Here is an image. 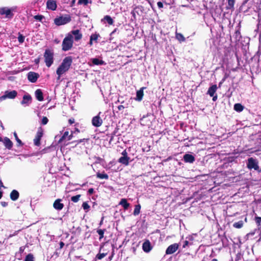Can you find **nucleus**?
<instances>
[{"mask_svg":"<svg viewBox=\"0 0 261 261\" xmlns=\"http://www.w3.org/2000/svg\"><path fill=\"white\" fill-rule=\"evenodd\" d=\"M92 63L96 65H102L104 62L97 58H94L92 60Z\"/></svg>","mask_w":261,"mask_h":261,"instance_id":"nucleus-29","label":"nucleus"},{"mask_svg":"<svg viewBox=\"0 0 261 261\" xmlns=\"http://www.w3.org/2000/svg\"><path fill=\"white\" fill-rule=\"evenodd\" d=\"M234 2V0H228V5L230 7H233Z\"/></svg>","mask_w":261,"mask_h":261,"instance_id":"nucleus-46","label":"nucleus"},{"mask_svg":"<svg viewBox=\"0 0 261 261\" xmlns=\"http://www.w3.org/2000/svg\"><path fill=\"white\" fill-rule=\"evenodd\" d=\"M179 245L177 243H174L170 245L166 250L167 254H171L174 253L178 248Z\"/></svg>","mask_w":261,"mask_h":261,"instance_id":"nucleus-13","label":"nucleus"},{"mask_svg":"<svg viewBox=\"0 0 261 261\" xmlns=\"http://www.w3.org/2000/svg\"><path fill=\"white\" fill-rule=\"evenodd\" d=\"M212 97H213V101H216L217 99V95H214V96H212Z\"/></svg>","mask_w":261,"mask_h":261,"instance_id":"nucleus-58","label":"nucleus"},{"mask_svg":"<svg viewBox=\"0 0 261 261\" xmlns=\"http://www.w3.org/2000/svg\"><path fill=\"white\" fill-rule=\"evenodd\" d=\"M17 12V7L8 8L6 7L0 8V15H5V17L11 19L14 17V12Z\"/></svg>","mask_w":261,"mask_h":261,"instance_id":"nucleus-3","label":"nucleus"},{"mask_svg":"<svg viewBox=\"0 0 261 261\" xmlns=\"http://www.w3.org/2000/svg\"><path fill=\"white\" fill-rule=\"evenodd\" d=\"M122 156L119 159L118 162L124 165H128L129 158L127 156V153L125 150L122 151Z\"/></svg>","mask_w":261,"mask_h":261,"instance_id":"nucleus-10","label":"nucleus"},{"mask_svg":"<svg viewBox=\"0 0 261 261\" xmlns=\"http://www.w3.org/2000/svg\"><path fill=\"white\" fill-rule=\"evenodd\" d=\"M71 21V17L69 14H65L54 19V23L57 26L66 24Z\"/></svg>","mask_w":261,"mask_h":261,"instance_id":"nucleus-5","label":"nucleus"},{"mask_svg":"<svg viewBox=\"0 0 261 261\" xmlns=\"http://www.w3.org/2000/svg\"><path fill=\"white\" fill-rule=\"evenodd\" d=\"M25 37L21 33H18V40L20 43H22L24 41Z\"/></svg>","mask_w":261,"mask_h":261,"instance_id":"nucleus-40","label":"nucleus"},{"mask_svg":"<svg viewBox=\"0 0 261 261\" xmlns=\"http://www.w3.org/2000/svg\"><path fill=\"white\" fill-rule=\"evenodd\" d=\"M189 244V242L187 240H185L184 241V244H183V245H182V247L183 248H185L186 247H187Z\"/></svg>","mask_w":261,"mask_h":261,"instance_id":"nucleus-50","label":"nucleus"},{"mask_svg":"<svg viewBox=\"0 0 261 261\" xmlns=\"http://www.w3.org/2000/svg\"><path fill=\"white\" fill-rule=\"evenodd\" d=\"M82 207L84 210H88L90 208L89 205L86 202H83L82 204Z\"/></svg>","mask_w":261,"mask_h":261,"instance_id":"nucleus-45","label":"nucleus"},{"mask_svg":"<svg viewBox=\"0 0 261 261\" xmlns=\"http://www.w3.org/2000/svg\"><path fill=\"white\" fill-rule=\"evenodd\" d=\"M105 231H106L105 229H98L97 230V232L99 235V240H101V239H102L103 238L104 233H105Z\"/></svg>","mask_w":261,"mask_h":261,"instance_id":"nucleus-35","label":"nucleus"},{"mask_svg":"<svg viewBox=\"0 0 261 261\" xmlns=\"http://www.w3.org/2000/svg\"><path fill=\"white\" fill-rule=\"evenodd\" d=\"M236 36L238 37V36L240 35V32L239 31H237L236 32Z\"/></svg>","mask_w":261,"mask_h":261,"instance_id":"nucleus-62","label":"nucleus"},{"mask_svg":"<svg viewBox=\"0 0 261 261\" xmlns=\"http://www.w3.org/2000/svg\"><path fill=\"white\" fill-rule=\"evenodd\" d=\"M111 250H112V252H111V255L109 256V260H111L112 259L113 256H114V254L113 249H111Z\"/></svg>","mask_w":261,"mask_h":261,"instance_id":"nucleus-51","label":"nucleus"},{"mask_svg":"<svg viewBox=\"0 0 261 261\" xmlns=\"http://www.w3.org/2000/svg\"><path fill=\"white\" fill-rule=\"evenodd\" d=\"M94 192V191L93 188H90L88 191V193L89 195H92V194H93Z\"/></svg>","mask_w":261,"mask_h":261,"instance_id":"nucleus-52","label":"nucleus"},{"mask_svg":"<svg viewBox=\"0 0 261 261\" xmlns=\"http://www.w3.org/2000/svg\"><path fill=\"white\" fill-rule=\"evenodd\" d=\"M59 245H60V248L62 249L64 247L65 244H64V243L63 242L61 241L60 242Z\"/></svg>","mask_w":261,"mask_h":261,"instance_id":"nucleus-55","label":"nucleus"},{"mask_svg":"<svg viewBox=\"0 0 261 261\" xmlns=\"http://www.w3.org/2000/svg\"><path fill=\"white\" fill-rule=\"evenodd\" d=\"M54 42H55L56 43L58 44V43H59L60 41H59V40H58L57 39H55Z\"/></svg>","mask_w":261,"mask_h":261,"instance_id":"nucleus-63","label":"nucleus"},{"mask_svg":"<svg viewBox=\"0 0 261 261\" xmlns=\"http://www.w3.org/2000/svg\"><path fill=\"white\" fill-rule=\"evenodd\" d=\"M113 138H114V136H111V139H110V141H109L110 144H111L113 142Z\"/></svg>","mask_w":261,"mask_h":261,"instance_id":"nucleus-59","label":"nucleus"},{"mask_svg":"<svg viewBox=\"0 0 261 261\" xmlns=\"http://www.w3.org/2000/svg\"><path fill=\"white\" fill-rule=\"evenodd\" d=\"M145 88L144 87H142L139 90L137 91L136 93V97L135 98L136 100L140 101L142 100L144 95L143 90Z\"/></svg>","mask_w":261,"mask_h":261,"instance_id":"nucleus-21","label":"nucleus"},{"mask_svg":"<svg viewBox=\"0 0 261 261\" xmlns=\"http://www.w3.org/2000/svg\"><path fill=\"white\" fill-rule=\"evenodd\" d=\"M88 140H89V139H80L78 140L72 141L70 143L72 144L74 143H76V144H75V146H76L77 144H79L80 143L83 142L85 140L88 141Z\"/></svg>","mask_w":261,"mask_h":261,"instance_id":"nucleus-43","label":"nucleus"},{"mask_svg":"<svg viewBox=\"0 0 261 261\" xmlns=\"http://www.w3.org/2000/svg\"><path fill=\"white\" fill-rule=\"evenodd\" d=\"M17 95V92L16 90L8 91L7 90L5 92L4 94L0 97V102L6 99H14Z\"/></svg>","mask_w":261,"mask_h":261,"instance_id":"nucleus-9","label":"nucleus"},{"mask_svg":"<svg viewBox=\"0 0 261 261\" xmlns=\"http://www.w3.org/2000/svg\"><path fill=\"white\" fill-rule=\"evenodd\" d=\"M111 247L108 245L100 246L98 253L95 256V259L101 260L106 257L110 252Z\"/></svg>","mask_w":261,"mask_h":261,"instance_id":"nucleus-4","label":"nucleus"},{"mask_svg":"<svg viewBox=\"0 0 261 261\" xmlns=\"http://www.w3.org/2000/svg\"><path fill=\"white\" fill-rule=\"evenodd\" d=\"M119 204L123 207L124 210H127L129 206V203L127 202L126 199L123 198L119 202Z\"/></svg>","mask_w":261,"mask_h":261,"instance_id":"nucleus-25","label":"nucleus"},{"mask_svg":"<svg viewBox=\"0 0 261 261\" xmlns=\"http://www.w3.org/2000/svg\"><path fill=\"white\" fill-rule=\"evenodd\" d=\"M54 52L52 50L49 49H45L44 53V58L45 65L47 67H50L53 64L54 61Z\"/></svg>","mask_w":261,"mask_h":261,"instance_id":"nucleus-6","label":"nucleus"},{"mask_svg":"<svg viewBox=\"0 0 261 261\" xmlns=\"http://www.w3.org/2000/svg\"><path fill=\"white\" fill-rule=\"evenodd\" d=\"M89 44L90 45V46H92L93 45V40H92L91 39H90V41H89Z\"/></svg>","mask_w":261,"mask_h":261,"instance_id":"nucleus-61","label":"nucleus"},{"mask_svg":"<svg viewBox=\"0 0 261 261\" xmlns=\"http://www.w3.org/2000/svg\"><path fill=\"white\" fill-rule=\"evenodd\" d=\"M28 80L31 83H35L39 77V74L38 73L30 71L27 75Z\"/></svg>","mask_w":261,"mask_h":261,"instance_id":"nucleus-11","label":"nucleus"},{"mask_svg":"<svg viewBox=\"0 0 261 261\" xmlns=\"http://www.w3.org/2000/svg\"><path fill=\"white\" fill-rule=\"evenodd\" d=\"M81 196V195L80 194L72 196L71 198V200L73 202H77L79 201Z\"/></svg>","mask_w":261,"mask_h":261,"instance_id":"nucleus-38","label":"nucleus"},{"mask_svg":"<svg viewBox=\"0 0 261 261\" xmlns=\"http://www.w3.org/2000/svg\"><path fill=\"white\" fill-rule=\"evenodd\" d=\"M34 61L36 64H38L39 63V58L36 59H35Z\"/></svg>","mask_w":261,"mask_h":261,"instance_id":"nucleus-60","label":"nucleus"},{"mask_svg":"<svg viewBox=\"0 0 261 261\" xmlns=\"http://www.w3.org/2000/svg\"><path fill=\"white\" fill-rule=\"evenodd\" d=\"M75 0H72L71 2V4H70V6L71 7H73L74 4H75Z\"/></svg>","mask_w":261,"mask_h":261,"instance_id":"nucleus-57","label":"nucleus"},{"mask_svg":"<svg viewBox=\"0 0 261 261\" xmlns=\"http://www.w3.org/2000/svg\"><path fill=\"white\" fill-rule=\"evenodd\" d=\"M68 123L70 124H72L74 123V118H70L68 120Z\"/></svg>","mask_w":261,"mask_h":261,"instance_id":"nucleus-54","label":"nucleus"},{"mask_svg":"<svg viewBox=\"0 0 261 261\" xmlns=\"http://www.w3.org/2000/svg\"><path fill=\"white\" fill-rule=\"evenodd\" d=\"M99 35L97 33L93 34L91 35L90 38L92 40L95 41L96 42H97V40L98 37H99Z\"/></svg>","mask_w":261,"mask_h":261,"instance_id":"nucleus-36","label":"nucleus"},{"mask_svg":"<svg viewBox=\"0 0 261 261\" xmlns=\"http://www.w3.org/2000/svg\"><path fill=\"white\" fill-rule=\"evenodd\" d=\"M243 226V221H239L238 222H235L233 224V226L237 228H241Z\"/></svg>","mask_w":261,"mask_h":261,"instance_id":"nucleus-33","label":"nucleus"},{"mask_svg":"<svg viewBox=\"0 0 261 261\" xmlns=\"http://www.w3.org/2000/svg\"><path fill=\"white\" fill-rule=\"evenodd\" d=\"M2 142H3L4 145L6 148L8 149L9 150L12 149L13 144L9 138L6 137H5L4 140L3 139Z\"/></svg>","mask_w":261,"mask_h":261,"instance_id":"nucleus-18","label":"nucleus"},{"mask_svg":"<svg viewBox=\"0 0 261 261\" xmlns=\"http://www.w3.org/2000/svg\"><path fill=\"white\" fill-rule=\"evenodd\" d=\"M46 8L52 11L56 10L57 8L56 2L55 0H48L46 2Z\"/></svg>","mask_w":261,"mask_h":261,"instance_id":"nucleus-15","label":"nucleus"},{"mask_svg":"<svg viewBox=\"0 0 261 261\" xmlns=\"http://www.w3.org/2000/svg\"><path fill=\"white\" fill-rule=\"evenodd\" d=\"M34 18L37 20L41 22L42 19L44 18V16L42 15H37L34 16Z\"/></svg>","mask_w":261,"mask_h":261,"instance_id":"nucleus-42","label":"nucleus"},{"mask_svg":"<svg viewBox=\"0 0 261 261\" xmlns=\"http://www.w3.org/2000/svg\"><path fill=\"white\" fill-rule=\"evenodd\" d=\"M102 119L100 118L99 115L93 117L92 119V125L96 127L100 126L102 124Z\"/></svg>","mask_w":261,"mask_h":261,"instance_id":"nucleus-12","label":"nucleus"},{"mask_svg":"<svg viewBox=\"0 0 261 261\" xmlns=\"http://www.w3.org/2000/svg\"><path fill=\"white\" fill-rule=\"evenodd\" d=\"M68 135L69 133L68 131L65 132L62 137L59 140V143L62 142L66 138V137H68Z\"/></svg>","mask_w":261,"mask_h":261,"instance_id":"nucleus-41","label":"nucleus"},{"mask_svg":"<svg viewBox=\"0 0 261 261\" xmlns=\"http://www.w3.org/2000/svg\"><path fill=\"white\" fill-rule=\"evenodd\" d=\"M217 89V86L216 85H213L211 86L207 92V94H208L210 96H213L215 95V92Z\"/></svg>","mask_w":261,"mask_h":261,"instance_id":"nucleus-24","label":"nucleus"},{"mask_svg":"<svg viewBox=\"0 0 261 261\" xmlns=\"http://www.w3.org/2000/svg\"><path fill=\"white\" fill-rule=\"evenodd\" d=\"M68 34H71V35H74V39L75 41H77L82 38L83 35L80 32L79 30H72Z\"/></svg>","mask_w":261,"mask_h":261,"instance_id":"nucleus-16","label":"nucleus"},{"mask_svg":"<svg viewBox=\"0 0 261 261\" xmlns=\"http://www.w3.org/2000/svg\"><path fill=\"white\" fill-rule=\"evenodd\" d=\"M1 205L3 206V207H6L8 205V203L7 202H5V201H2L1 202Z\"/></svg>","mask_w":261,"mask_h":261,"instance_id":"nucleus-53","label":"nucleus"},{"mask_svg":"<svg viewBox=\"0 0 261 261\" xmlns=\"http://www.w3.org/2000/svg\"><path fill=\"white\" fill-rule=\"evenodd\" d=\"M32 98L30 94H27L23 95L22 100L20 103L22 105L28 106L32 102Z\"/></svg>","mask_w":261,"mask_h":261,"instance_id":"nucleus-14","label":"nucleus"},{"mask_svg":"<svg viewBox=\"0 0 261 261\" xmlns=\"http://www.w3.org/2000/svg\"><path fill=\"white\" fill-rule=\"evenodd\" d=\"M125 108H126V107L123 105H119L117 107L118 111H122ZM126 108H128V107H126Z\"/></svg>","mask_w":261,"mask_h":261,"instance_id":"nucleus-48","label":"nucleus"},{"mask_svg":"<svg viewBox=\"0 0 261 261\" xmlns=\"http://www.w3.org/2000/svg\"><path fill=\"white\" fill-rule=\"evenodd\" d=\"M43 132L44 129L41 126H40L38 128L37 132L33 140L35 145L37 146H39L40 145V140L43 137Z\"/></svg>","mask_w":261,"mask_h":261,"instance_id":"nucleus-8","label":"nucleus"},{"mask_svg":"<svg viewBox=\"0 0 261 261\" xmlns=\"http://www.w3.org/2000/svg\"><path fill=\"white\" fill-rule=\"evenodd\" d=\"M96 177L100 179H108L109 178L108 175L107 174L105 173L104 172L103 173H99V172L97 173Z\"/></svg>","mask_w":261,"mask_h":261,"instance_id":"nucleus-26","label":"nucleus"},{"mask_svg":"<svg viewBox=\"0 0 261 261\" xmlns=\"http://www.w3.org/2000/svg\"><path fill=\"white\" fill-rule=\"evenodd\" d=\"M258 164L257 160L253 158H250L248 159L247 166L250 170L254 169L259 172Z\"/></svg>","mask_w":261,"mask_h":261,"instance_id":"nucleus-7","label":"nucleus"},{"mask_svg":"<svg viewBox=\"0 0 261 261\" xmlns=\"http://www.w3.org/2000/svg\"><path fill=\"white\" fill-rule=\"evenodd\" d=\"M176 38L180 42H184L186 40L184 36L180 33H176Z\"/></svg>","mask_w":261,"mask_h":261,"instance_id":"nucleus-31","label":"nucleus"},{"mask_svg":"<svg viewBox=\"0 0 261 261\" xmlns=\"http://www.w3.org/2000/svg\"><path fill=\"white\" fill-rule=\"evenodd\" d=\"M103 19L108 22V23L109 25H112L114 23V21H113V19L109 15H106L104 17Z\"/></svg>","mask_w":261,"mask_h":261,"instance_id":"nucleus-28","label":"nucleus"},{"mask_svg":"<svg viewBox=\"0 0 261 261\" xmlns=\"http://www.w3.org/2000/svg\"><path fill=\"white\" fill-rule=\"evenodd\" d=\"M2 196H3V192L0 191V199L2 198Z\"/></svg>","mask_w":261,"mask_h":261,"instance_id":"nucleus-64","label":"nucleus"},{"mask_svg":"<svg viewBox=\"0 0 261 261\" xmlns=\"http://www.w3.org/2000/svg\"><path fill=\"white\" fill-rule=\"evenodd\" d=\"M14 136L15 137V139L16 142H17V145L18 146H22L23 145V143L19 139V138L17 136V133L16 132L14 133Z\"/></svg>","mask_w":261,"mask_h":261,"instance_id":"nucleus-32","label":"nucleus"},{"mask_svg":"<svg viewBox=\"0 0 261 261\" xmlns=\"http://www.w3.org/2000/svg\"><path fill=\"white\" fill-rule=\"evenodd\" d=\"M183 159L185 162L189 163H193L195 160V157L189 153L185 154L184 155Z\"/></svg>","mask_w":261,"mask_h":261,"instance_id":"nucleus-19","label":"nucleus"},{"mask_svg":"<svg viewBox=\"0 0 261 261\" xmlns=\"http://www.w3.org/2000/svg\"><path fill=\"white\" fill-rule=\"evenodd\" d=\"M48 122V119L46 116H43L41 120V124L46 125Z\"/></svg>","mask_w":261,"mask_h":261,"instance_id":"nucleus-44","label":"nucleus"},{"mask_svg":"<svg viewBox=\"0 0 261 261\" xmlns=\"http://www.w3.org/2000/svg\"><path fill=\"white\" fill-rule=\"evenodd\" d=\"M72 63V57L68 56L65 57L56 70L58 75L57 80H59L62 75L69 70Z\"/></svg>","mask_w":261,"mask_h":261,"instance_id":"nucleus-1","label":"nucleus"},{"mask_svg":"<svg viewBox=\"0 0 261 261\" xmlns=\"http://www.w3.org/2000/svg\"><path fill=\"white\" fill-rule=\"evenodd\" d=\"M142 248L144 252H149L152 249L151 244L148 240L145 241L142 245Z\"/></svg>","mask_w":261,"mask_h":261,"instance_id":"nucleus-20","label":"nucleus"},{"mask_svg":"<svg viewBox=\"0 0 261 261\" xmlns=\"http://www.w3.org/2000/svg\"><path fill=\"white\" fill-rule=\"evenodd\" d=\"M19 197V192L16 190H13L10 194V197L12 201L17 200Z\"/></svg>","mask_w":261,"mask_h":261,"instance_id":"nucleus-22","label":"nucleus"},{"mask_svg":"<svg viewBox=\"0 0 261 261\" xmlns=\"http://www.w3.org/2000/svg\"><path fill=\"white\" fill-rule=\"evenodd\" d=\"M88 3H92V1H89V0H79L78 1V5H84L85 6H86L88 5Z\"/></svg>","mask_w":261,"mask_h":261,"instance_id":"nucleus-37","label":"nucleus"},{"mask_svg":"<svg viewBox=\"0 0 261 261\" xmlns=\"http://www.w3.org/2000/svg\"><path fill=\"white\" fill-rule=\"evenodd\" d=\"M140 210H141V205L139 204L135 205L133 214L135 216L138 215L140 213Z\"/></svg>","mask_w":261,"mask_h":261,"instance_id":"nucleus-30","label":"nucleus"},{"mask_svg":"<svg viewBox=\"0 0 261 261\" xmlns=\"http://www.w3.org/2000/svg\"><path fill=\"white\" fill-rule=\"evenodd\" d=\"M34 260L33 255L31 253L28 254L24 259V261H34Z\"/></svg>","mask_w":261,"mask_h":261,"instance_id":"nucleus-39","label":"nucleus"},{"mask_svg":"<svg viewBox=\"0 0 261 261\" xmlns=\"http://www.w3.org/2000/svg\"><path fill=\"white\" fill-rule=\"evenodd\" d=\"M244 109V107L241 103H236L234 105V110L238 112H242Z\"/></svg>","mask_w":261,"mask_h":261,"instance_id":"nucleus-27","label":"nucleus"},{"mask_svg":"<svg viewBox=\"0 0 261 261\" xmlns=\"http://www.w3.org/2000/svg\"><path fill=\"white\" fill-rule=\"evenodd\" d=\"M73 137L72 133L70 135L68 136V140H70Z\"/></svg>","mask_w":261,"mask_h":261,"instance_id":"nucleus-56","label":"nucleus"},{"mask_svg":"<svg viewBox=\"0 0 261 261\" xmlns=\"http://www.w3.org/2000/svg\"><path fill=\"white\" fill-rule=\"evenodd\" d=\"M35 94L36 99L38 101H42L43 100L44 98H43V93L41 89H38L36 90L35 92Z\"/></svg>","mask_w":261,"mask_h":261,"instance_id":"nucleus-23","label":"nucleus"},{"mask_svg":"<svg viewBox=\"0 0 261 261\" xmlns=\"http://www.w3.org/2000/svg\"><path fill=\"white\" fill-rule=\"evenodd\" d=\"M73 37L71 34H67L64 38L62 44V49L63 51H66L70 50L73 45Z\"/></svg>","mask_w":261,"mask_h":261,"instance_id":"nucleus-2","label":"nucleus"},{"mask_svg":"<svg viewBox=\"0 0 261 261\" xmlns=\"http://www.w3.org/2000/svg\"><path fill=\"white\" fill-rule=\"evenodd\" d=\"M20 231V230H16V231H15L13 233V234H10L9 236H8V238H12L15 236H16L18 232Z\"/></svg>","mask_w":261,"mask_h":261,"instance_id":"nucleus-47","label":"nucleus"},{"mask_svg":"<svg viewBox=\"0 0 261 261\" xmlns=\"http://www.w3.org/2000/svg\"><path fill=\"white\" fill-rule=\"evenodd\" d=\"M157 6L160 9L163 8V4L161 2H158Z\"/></svg>","mask_w":261,"mask_h":261,"instance_id":"nucleus-49","label":"nucleus"},{"mask_svg":"<svg viewBox=\"0 0 261 261\" xmlns=\"http://www.w3.org/2000/svg\"><path fill=\"white\" fill-rule=\"evenodd\" d=\"M61 199H57L54 201L53 203V207L55 209L58 211H60L63 209L64 204L61 202Z\"/></svg>","mask_w":261,"mask_h":261,"instance_id":"nucleus-17","label":"nucleus"},{"mask_svg":"<svg viewBox=\"0 0 261 261\" xmlns=\"http://www.w3.org/2000/svg\"><path fill=\"white\" fill-rule=\"evenodd\" d=\"M255 222L259 229H261V217L256 216L255 217Z\"/></svg>","mask_w":261,"mask_h":261,"instance_id":"nucleus-34","label":"nucleus"}]
</instances>
